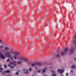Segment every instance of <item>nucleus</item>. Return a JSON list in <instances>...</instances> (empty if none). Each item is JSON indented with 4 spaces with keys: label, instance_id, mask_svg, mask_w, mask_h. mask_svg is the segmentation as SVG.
Returning <instances> with one entry per match:
<instances>
[{
    "label": "nucleus",
    "instance_id": "9",
    "mask_svg": "<svg viewBox=\"0 0 76 76\" xmlns=\"http://www.w3.org/2000/svg\"><path fill=\"white\" fill-rule=\"evenodd\" d=\"M73 51H74V50H73V48H72L70 49V53H73Z\"/></svg>",
    "mask_w": 76,
    "mask_h": 76
},
{
    "label": "nucleus",
    "instance_id": "3",
    "mask_svg": "<svg viewBox=\"0 0 76 76\" xmlns=\"http://www.w3.org/2000/svg\"><path fill=\"white\" fill-rule=\"evenodd\" d=\"M64 72V69H58L57 70L58 73H59L60 72V73H63V72Z\"/></svg>",
    "mask_w": 76,
    "mask_h": 76
},
{
    "label": "nucleus",
    "instance_id": "38",
    "mask_svg": "<svg viewBox=\"0 0 76 76\" xmlns=\"http://www.w3.org/2000/svg\"><path fill=\"white\" fill-rule=\"evenodd\" d=\"M0 42H1V40L0 39Z\"/></svg>",
    "mask_w": 76,
    "mask_h": 76
},
{
    "label": "nucleus",
    "instance_id": "15",
    "mask_svg": "<svg viewBox=\"0 0 76 76\" xmlns=\"http://www.w3.org/2000/svg\"><path fill=\"white\" fill-rule=\"evenodd\" d=\"M37 65V63H35L34 64H31V66H36Z\"/></svg>",
    "mask_w": 76,
    "mask_h": 76
},
{
    "label": "nucleus",
    "instance_id": "26",
    "mask_svg": "<svg viewBox=\"0 0 76 76\" xmlns=\"http://www.w3.org/2000/svg\"><path fill=\"white\" fill-rule=\"evenodd\" d=\"M24 60H26V61H28V59H26V58H24Z\"/></svg>",
    "mask_w": 76,
    "mask_h": 76
},
{
    "label": "nucleus",
    "instance_id": "40",
    "mask_svg": "<svg viewBox=\"0 0 76 76\" xmlns=\"http://www.w3.org/2000/svg\"><path fill=\"white\" fill-rule=\"evenodd\" d=\"M1 67V64H0V68Z\"/></svg>",
    "mask_w": 76,
    "mask_h": 76
},
{
    "label": "nucleus",
    "instance_id": "2",
    "mask_svg": "<svg viewBox=\"0 0 76 76\" xmlns=\"http://www.w3.org/2000/svg\"><path fill=\"white\" fill-rule=\"evenodd\" d=\"M68 51V48H66L64 50V51L61 52V54L62 55H65L67 53V51Z\"/></svg>",
    "mask_w": 76,
    "mask_h": 76
},
{
    "label": "nucleus",
    "instance_id": "44",
    "mask_svg": "<svg viewBox=\"0 0 76 76\" xmlns=\"http://www.w3.org/2000/svg\"><path fill=\"white\" fill-rule=\"evenodd\" d=\"M48 9H49V8H48Z\"/></svg>",
    "mask_w": 76,
    "mask_h": 76
},
{
    "label": "nucleus",
    "instance_id": "30",
    "mask_svg": "<svg viewBox=\"0 0 76 76\" xmlns=\"http://www.w3.org/2000/svg\"><path fill=\"white\" fill-rule=\"evenodd\" d=\"M11 58L12 59V61H13V58L12 57H11Z\"/></svg>",
    "mask_w": 76,
    "mask_h": 76
},
{
    "label": "nucleus",
    "instance_id": "32",
    "mask_svg": "<svg viewBox=\"0 0 76 76\" xmlns=\"http://www.w3.org/2000/svg\"><path fill=\"white\" fill-rule=\"evenodd\" d=\"M60 50L59 49H58L57 50V52H58Z\"/></svg>",
    "mask_w": 76,
    "mask_h": 76
},
{
    "label": "nucleus",
    "instance_id": "8",
    "mask_svg": "<svg viewBox=\"0 0 76 76\" xmlns=\"http://www.w3.org/2000/svg\"><path fill=\"white\" fill-rule=\"evenodd\" d=\"M6 56L8 57H10V53H9V52L6 53Z\"/></svg>",
    "mask_w": 76,
    "mask_h": 76
},
{
    "label": "nucleus",
    "instance_id": "27",
    "mask_svg": "<svg viewBox=\"0 0 76 76\" xmlns=\"http://www.w3.org/2000/svg\"><path fill=\"white\" fill-rule=\"evenodd\" d=\"M10 61V59H8L7 60V62H9Z\"/></svg>",
    "mask_w": 76,
    "mask_h": 76
},
{
    "label": "nucleus",
    "instance_id": "34",
    "mask_svg": "<svg viewBox=\"0 0 76 76\" xmlns=\"http://www.w3.org/2000/svg\"><path fill=\"white\" fill-rule=\"evenodd\" d=\"M4 67H7V65H4Z\"/></svg>",
    "mask_w": 76,
    "mask_h": 76
},
{
    "label": "nucleus",
    "instance_id": "28",
    "mask_svg": "<svg viewBox=\"0 0 76 76\" xmlns=\"http://www.w3.org/2000/svg\"><path fill=\"white\" fill-rule=\"evenodd\" d=\"M29 71H31L32 70V68H29Z\"/></svg>",
    "mask_w": 76,
    "mask_h": 76
},
{
    "label": "nucleus",
    "instance_id": "37",
    "mask_svg": "<svg viewBox=\"0 0 76 76\" xmlns=\"http://www.w3.org/2000/svg\"><path fill=\"white\" fill-rule=\"evenodd\" d=\"M52 20L53 22V21H54V19H52Z\"/></svg>",
    "mask_w": 76,
    "mask_h": 76
},
{
    "label": "nucleus",
    "instance_id": "13",
    "mask_svg": "<svg viewBox=\"0 0 76 76\" xmlns=\"http://www.w3.org/2000/svg\"><path fill=\"white\" fill-rule=\"evenodd\" d=\"M3 70V69L2 68H1L0 69V72H1V73H4V75H5L4 73H3V72L2 71Z\"/></svg>",
    "mask_w": 76,
    "mask_h": 76
},
{
    "label": "nucleus",
    "instance_id": "24",
    "mask_svg": "<svg viewBox=\"0 0 76 76\" xmlns=\"http://www.w3.org/2000/svg\"><path fill=\"white\" fill-rule=\"evenodd\" d=\"M0 48H3V46L2 45L0 46Z\"/></svg>",
    "mask_w": 76,
    "mask_h": 76
},
{
    "label": "nucleus",
    "instance_id": "39",
    "mask_svg": "<svg viewBox=\"0 0 76 76\" xmlns=\"http://www.w3.org/2000/svg\"><path fill=\"white\" fill-rule=\"evenodd\" d=\"M43 76H47V75H43Z\"/></svg>",
    "mask_w": 76,
    "mask_h": 76
},
{
    "label": "nucleus",
    "instance_id": "1",
    "mask_svg": "<svg viewBox=\"0 0 76 76\" xmlns=\"http://www.w3.org/2000/svg\"><path fill=\"white\" fill-rule=\"evenodd\" d=\"M13 63L11 62L10 63V64H11L12 65V64H13V63H15V64L14 65V66H12L11 65H10V64H8V66L11 67V68L12 69L13 68H14L15 66H16V64H15L16 63V61H13Z\"/></svg>",
    "mask_w": 76,
    "mask_h": 76
},
{
    "label": "nucleus",
    "instance_id": "10",
    "mask_svg": "<svg viewBox=\"0 0 76 76\" xmlns=\"http://www.w3.org/2000/svg\"><path fill=\"white\" fill-rule=\"evenodd\" d=\"M71 69H76V66H75V65H72L71 66Z\"/></svg>",
    "mask_w": 76,
    "mask_h": 76
},
{
    "label": "nucleus",
    "instance_id": "29",
    "mask_svg": "<svg viewBox=\"0 0 76 76\" xmlns=\"http://www.w3.org/2000/svg\"><path fill=\"white\" fill-rule=\"evenodd\" d=\"M66 76H68V75H69V73H66Z\"/></svg>",
    "mask_w": 76,
    "mask_h": 76
},
{
    "label": "nucleus",
    "instance_id": "42",
    "mask_svg": "<svg viewBox=\"0 0 76 76\" xmlns=\"http://www.w3.org/2000/svg\"><path fill=\"white\" fill-rule=\"evenodd\" d=\"M7 76H10V75H7Z\"/></svg>",
    "mask_w": 76,
    "mask_h": 76
},
{
    "label": "nucleus",
    "instance_id": "6",
    "mask_svg": "<svg viewBox=\"0 0 76 76\" xmlns=\"http://www.w3.org/2000/svg\"><path fill=\"white\" fill-rule=\"evenodd\" d=\"M47 69V67H45L42 70V75H44V73L45 72H46V70Z\"/></svg>",
    "mask_w": 76,
    "mask_h": 76
},
{
    "label": "nucleus",
    "instance_id": "11",
    "mask_svg": "<svg viewBox=\"0 0 76 76\" xmlns=\"http://www.w3.org/2000/svg\"><path fill=\"white\" fill-rule=\"evenodd\" d=\"M36 65H38V66H41L42 64L40 62H37L36 63Z\"/></svg>",
    "mask_w": 76,
    "mask_h": 76
},
{
    "label": "nucleus",
    "instance_id": "20",
    "mask_svg": "<svg viewBox=\"0 0 76 76\" xmlns=\"http://www.w3.org/2000/svg\"><path fill=\"white\" fill-rule=\"evenodd\" d=\"M73 43H74L75 44H76V41H75V40H73Z\"/></svg>",
    "mask_w": 76,
    "mask_h": 76
},
{
    "label": "nucleus",
    "instance_id": "31",
    "mask_svg": "<svg viewBox=\"0 0 76 76\" xmlns=\"http://www.w3.org/2000/svg\"><path fill=\"white\" fill-rule=\"evenodd\" d=\"M74 38L75 39H76V35H74Z\"/></svg>",
    "mask_w": 76,
    "mask_h": 76
},
{
    "label": "nucleus",
    "instance_id": "25",
    "mask_svg": "<svg viewBox=\"0 0 76 76\" xmlns=\"http://www.w3.org/2000/svg\"><path fill=\"white\" fill-rule=\"evenodd\" d=\"M15 75H19V72H15Z\"/></svg>",
    "mask_w": 76,
    "mask_h": 76
},
{
    "label": "nucleus",
    "instance_id": "22",
    "mask_svg": "<svg viewBox=\"0 0 76 76\" xmlns=\"http://www.w3.org/2000/svg\"><path fill=\"white\" fill-rule=\"evenodd\" d=\"M51 73H56V71H51Z\"/></svg>",
    "mask_w": 76,
    "mask_h": 76
},
{
    "label": "nucleus",
    "instance_id": "16",
    "mask_svg": "<svg viewBox=\"0 0 76 76\" xmlns=\"http://www.w3.org/2000/svg\"><path fill=\"white\" fill-rule=\"evenodd\" d=\"M4 49L6 50H9V48H8L5 47L4 48Z\"/></svg>",
    "mask_w": 76,
    "mask_h": 76
},
{
    "label": "nucleus",
    "instance_id": "7",
    "mask_svg": "<svg viewBox=\"0 0 76 76\" xmlns=\"http://www.w3.org/2000/svg\"><path fill=\"white\" fill-rule=\"evenodd\" d=\"M23 72L24 73H26V74H28V71L27 70L23 69Z\"/></svg>",
    "mask_w": 76,
    "mask_h": 76
},
{
    "label": "nucleus",
    "instance_id": "19",
    "mask_svg": "<svg viewBox=\"0 0 76 76\" xmlns=\"http://www.w3.org/2000/svg\"><path fill=\"white\" fill-rule=\"evenodd\" d=\"M33 26H35V24L31 23V26L33 27Z\"/></svg>",
    "mask_w": 76,
    "mask_h": 76
},
{
    "label": "nucleus",
    "instance_id": "33",
    "mask_svg": "<svg viewBox=\"0 0 76 76\" xmlns=\"http://www.w3.org/2000/svg\"><path fill=\"white\" fill-rule=\"evenodd\" d=\"M73 70H71V73H72L73 72Z\"/></svg>",
    "mask_w": 76,
    "mask_h": 76
},
{
    "label": "nucleus",
    "instance_id": "36",
    "mask_svg": "<svg viewBox=\"0 0 76 76\" xmlns=\"http://www.w3.org/2000/svg\"><path fill=\"white\" fill-rule=\"evenodd\" d=\"M74 60L75 61H76V58H74Z\"/></svg>",
    "mask_w": 76,
    "mask_h": 76
},
{
    "label": "nucleus",
    "instance_id": "35",
    "mask_svg": "<svg viewBox=\"0 0 76 76\" xmlns=\"http://www.w3.org/2000/svg\"><path fill=\"white\" fill-rule=\"evenodd\" d=\"M38 73H40L41 72V71H40V70L38 71Z\"/></svg>",
    "mask_w": 76,
    "mask_h": 76
},
{
    "label": "nucleus",
    "instance_id": "12",
    "mask_svg": "<svg viewBox=\"0 0 76 76\" xmlns=\"http://www.w3.org/2000/svg\"><path fill=\"white\" fill-rule=\"evenodd\" d=\"M10 71L9 70H7L6 71H4V73H10Z\"/></svg>",
    "mask_w": 76,
    "mask_h": 76
},
{
    "label": "nucleus",
    "instance_id": "14",
    "mask_svg": "<svg viewBox=\"0 0 76 76\" xmlns=\"http://www.w3.org/2000/svg\"><path fill=\"white\" fill-rule=\"evenodd\" d=\"M16 56V55H15L14 56V58L15 60H17V59H18V58Z\"/></svg>",
    "mask_w": 76,
    "mask_h": 76
},
{
    "label": "nucleus",
    "instance_id": "4",
    "mask_svg": "<svg viewBox=\"0 0 76 76\" xmlns=\"http://www.w3.org/2000/svg\"><path fill=\"white\" fill-rule=\"evenodd\" d=\"M45 32H46V31H49L50 30V28L48 26V25H47L46 26H45Z\"/></svg>",
    "mask_w": 76,
    "mask_h": 76
},
{
    "label": "nucleus",
    "instance_id": "41",
    "mask_svg": "<svg viewBox=\"0 0 76 76\" xmlns=\"http://www.w3.org/2000/svg\"><path fill=\"white\" fill-rule=\"evenodd\" d=\"M15 54H16V53H14Z\"/></svg>",
    "mask_w": 76,
    "mask_h": 76
},
{
    "label": "nucleus",
    "instance_id": "5",
    "mask_svg": "<svg viewBox=\"0 0 76 76\" xmlns=\"http://www.w3.org/2000/svg\"><path fill=\"white\" fill-rule=\"evenodd\" d=\"M3 53H0V57L3 59H5L6 58L5 57H4V55H3Z\"/></svg>",
    "mask_w": 76,
    "mask_h": 76
},
{
    "label": "nucleus",
    "instance_id": "23",
    "mask_svg": "<svg viewBox=\"0 0 76 76\" xmlns=\"http://www.w3.org/2000/svg\"><path fill=\"white\" fill-rule=\"evenodd\" d=\"M21 63H22V62L20 61H18V62H17V64H21Z\"/></svg>",
    "mask_w": 76,
    "mask_h": 76
},
{
    "label": "nucleus",
    "instance_id": "17",
    "mask_svg": "<svg viewBox=\"0 0 76 76\" xmlns=\"http://www.w3.org/2000/svg\"><path fill=\"white\" fill-rule=\"evenodd\" d=\"M44 37H43L42 38V41H45V40L44 39Z\"/></svg>",
    "mask_w": 76,
    "mask_h": 76
},
{
    "label": "nucleus",
    "instance_id": "18",
    "mask_svg": "<svg viewBox=\"0 0 76 76\" xmlns=\"http://www.w3.org/2000/svg\"><path fill=\"white\" fill-rule=\"evenodd\" d=\"M51 76H57V75L56 74H52Z\"/></svg>",
    "mask_w": 76,
    "mask_h": 76
},
{
    "label": "nucleus",
    "instance_id": "21",
    "mask_svg": "<svg viewBox=\"0 0 76 76\" xmlns=\"http://www.w3.org/2000/svg\"><path fill=\"white\" fill-rule=\"evenodd\" d=\"M56 56L57 57H60V55H59V54H57L56 55Z\"/></svg>",
    "mask_w": 76,
    "mask_h": 76
},
{
    "label": "nucleus",
    "instance_id": "43",
    "mask_svg": "<svg viewBox=\"0 0 76 76\" xmlns=\"http://www.w3.org/2000/svg\"><path fill=\"white\" fill-rule=\"evenodd\" d=\"M51 45V44H50V45Z\"/></svg>",
    "mask_w": 76,
    "mask_h": 76
}]
</instances>
